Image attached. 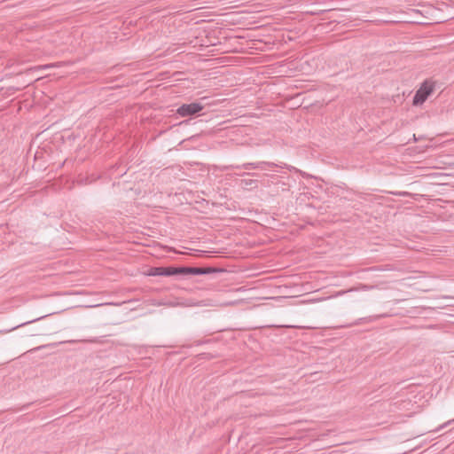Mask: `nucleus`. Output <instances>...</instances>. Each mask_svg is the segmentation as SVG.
<instances>
[{"mask_svg":"<svg viewBox=\"0 0 454 454\" xmlns=\"http://www.w3.org/2000/svg\"><path fill=\"white\" fill-rule=\"evenodd\" d=\"M434 87L435 84L433 81H424L413 97L412 105L417 106L424 104L428 97L434 92Z\"/></svg>","mask_w":454,"mask_h":454,"instance_id":"nucleus-1","label":"nucleus"},{"mask_svg":"<svg viewBox=\"0 0 454 454\" xmlns=\"http://www.w3.org/2000/svg\"><path fill=\"white\" fill-rule=\"evenodd\" d=\"M204 106L200 103L192 102L191 104H184L180 106L176 113L182 117L191 116L200 112Z\"/></svg>","mask_w":454,"mask_h":454,"instance_id":"nucleus-2","label":"nucleus"},{"mask_svg":"<svg viewBox=\"0 0 454 454\" xmlns=\"http://www.w3.org/2000/svg\"><path fill=\"white\" fill-rule=\"evenodd\" d=\"M183 275H206L213 272L219 271L215 268H199V267H182Z\"/></svg>","mask_w":454,"mask_h":454,"instance_id":"nucleus-3","label":"nucleus"},{"mask_svg":"<svg viewBox=\"0 0 454 454\" xmlns=\"http://www.w3.org/2000/svg\"><path fill=\"white\" fill-rule=\"evenodd\" d=\"M265 166H275L274 163L267 162V161H259V162H249V163H244L241 167H235L236 168H242L244 169H256L261 168L263 169Z\"/></svg>","mask_w":454,"mask_h":454,"instance_id":"nucleus-4","label":"nucleus"},{"mask_svg":"<svg viewBox=\"0 0 454 454\" xmlns=\"http://www.w3.org/2000/svg\"><path fill=\"white\" fill-rule=\"evenodd\" d=\"M385 317H387L386 314H380V315L369 316L366 317H361V318L357 319L356 321H355L353 324H350L348 326L358 325L363 323H372V322H375L378 319Z\"/></svg>","mask_w":454,"mask_h":454,"instance_id":"nucleus-5","label":"nucleus"},{"mask_svg":"<svg viewBox=\"0 0 454 454\" xmlns=\"http://www.w3.org/2000/svg\"><path fill=\"white\" fill-rule=\"evenodd\" d=\"M161 277L183 275L182 267H162Z\"/></svg>","mask_w":454,"mask_h":454,"instance_id":"nucleus-6","label":"nucleus"},{"mask_svg":"<svg viewBox=\"0 0 454 454\" xmlns=\"http://www.w3.org/2000/svg\"><path fill=\"white\" fill-rule=\"evenodd\" d=\"M161 271H162V267H152L148 270V271L146 272V275L153 276V277H156V276L161 277V273H162Z\"/></svg>","mask_w":454,"mask_h":454,"instance_id":"nucleus-7","label":"nucleus"},{"mask_svg":"<svg viewBox=\"0 0 454 454\" xmlns=\"http://www.w3.org/2000/svg\"><path fill=\"white\" fill-rule=\"evenodd\" d=\"M78 340H67L68 343H74ZM81 342H90V343H99L100 340L98 338L90 339V340H82Z\"/></svg>","mask_w":454,"mask_h":454,"instance_id":"nucleus-8","label":"nucleus"},{"mask_svg":"<svg viewBox=\"0 0 454 454\" xmlns=\"http://www.w3.org/2000/svg\"><path fill=\"white\" fill-rule=\"evenodd\" d=\"M59 66H60L59 63L48 64V65L42 66L41 68L47 69V68H50V67H59Z\"/></svg>","mask_w":454,"mask_h":454,"instance_id":"nucleus-9","label":"nucleus"},{"mask_svg":"<svg viewBox=\"0 0 454 454\" xmlns=\"http://www.w3.org/2000/svg\"><path fill=\"white\" fill-rule=\"evenodd\" d=\"M56 346H57V343H51V344L40 346V347L36 348L35 349H42V348H44L47 347H56Z\"/></svg>","mask_w":454,"mask_h":454,"instance_id":"nucleus-10","label":"nucleus"},{"mask_svg":"<svg viewBox=\"0 0 454 454\" xmlns=\"http://www.w3.org/2000/svg\"><path fill=\"white\" fill-rule=\"evenodd\" d=\"M452 421H454V419H453L452 420H449V421H447L446 423H444V424L441 425V426L439 427V428L437 429V431H439L440 429L444 428L446 426L450 425Z\"/></svg>","mask_w":454,"mask_h":454,"instance_id":"nucleus-11","label":"nucleus"},{"mask_svg":"<svg viewBox=\"0 0 454 454\" xmlns=\"http://www.w3.org/2000/svg\"><path fill=\"white\" fill-rule=\"evenodd\" d=\"M398 194L402 195V196H404V195H406V192H399Z\"/></svg>","mask_w":454,"mask_h":454,"instance_id":"nucleus-12","label":"nucleus"}]
</instances>
